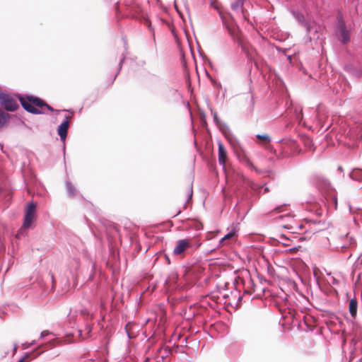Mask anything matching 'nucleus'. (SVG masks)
I'll use <instances>...</instances> for the list:
<instances>
[{"label":"nucleus","instance_id":"nucleus-39","mask_svg":"<svg viewBox=\"0 0 362 362\" xmlns=\"http://www.w3.org/2000/svg\"><path fill=\"white\" fill-rule=\"evenodd\" d=\"M180 212H181L180 211H178L177 214L175 216H177V215L180 214Z\"/></svg>","mask_w":362,"mask_h":362},{"label":"nucleus","instance_id":"nucleus-30","mask_svg":"<svg viewBox=\"0 0 362 362\" xmlns=\"http://www.w3.org/2000/svg\"><path fill=\"white\" fill-rule=\"evenodd\" d=\"M283 227L286 229H292L293 228V226H291L290 225H284Z\"/></svg>","mask_w":362,"mask_h":362},{"label":"nucleus","instance_id":"nucleus-2","mask_svg":"<svg viewBox=\"0 0 362 362\" xmlns=\"http://www.w3.org/2000/svg\"><path fill=\"white\" fill-rule=\"evenodd\" d=\"M218 15L221 19L223 26L227 30L230 37L233 41H237L238 37L235 30V19L233 15L229 12H223L221 11H218Z\"/></svg>","mask_w":362,"mask_h":362},{"label":"nucleus","instance_id":"nucleus-22","mask_svg":"<svg viewBox=\"0 0 362 362\" xmlns=\"http://www.w3.org/2000/svg\"><path fill=\"white\" fill-rule=\"evenodd\" d=\"M332 243H330V245L332 246L333 248H334V244L343 243V242L339 239V235L337 237H335V238H332Z\"/></svg>","mask_w":362,"mask_h":362},{"label":"nucleus","instance_id":"nucleus-8","mask_svg":"<svg viewBox=\"0 0 362 362\" xmlns=\"http://www.w3.org/2000/svg\"><path fill=\"white\" fill-rule=\"evenodd\" d=\"M191 247V243L187 239H181L177 242L176 246L173 250L174 255H180L187 248Z\"/></svg>","mask_w":362,"mask_h":362},{"label":"nucleus","instance_id":"nucleus-19","mask_svg":"<svg viewBox=\"0 0 362 362\" xmlns=\"http://www.w3.org/2000/svg\"><path fill=\"white\" fill-rule=\"evenodd\" d=\"M256 137L258 139H260V140H264L267 142H270L271 141V138L270 136L268 135V134H257L256 135Z\"/></svg>","mask_w":362,"mask_h":362},{"label":"nucleus","instance_id":"nucleus-40","mask_svg":"<svg viewBox=\"0 0 362 362\" xmlns=\"http://www.w3.org/2000/svg\"><path fill=\"white\" fill-rule=\"evenodd\" d=\"M167 259L168 261V263H170L169 257H167Z\"/></svg>","mask_w":362,"mask_h":362},{"label":"nucleus","instance_id":"nucleus-4","mask_svg":"<svg viewBox=\"0 0 362 362\" xmlns=\"http://www.w3.org/2000/svg\"><path fill=\"white\" fill-rule=\"evenodd\" d=\"M35 209L36 204L33 202H30L27 204L23 223V228H28L31 226L35 217Z\"/></svg>","mask_w":362,"mask_h":362},{"label":"nucleus","instance_id":"nucleus-16","mask_svg":"<svg viewBox=\"0 0 362 362\" xmlns=\"http://www.w3.org/2000/svg\"><path fill=\"white\" fill-rule=\"evenodd\" d=\"M236 235V232L235 230H232L226 234L220 240L219 244L221 245L225 240H230Z\"/></svg>","mask_w":362,"mask_h":362},{"label":"nucleus","instance_id":"nucleus-13","mask_svg":"<svg viewBox=\"0 0 362 362\" xmlns=\"http://www.w3.org/2000/svg\"><path fill=\"white\" fill-rule=\"evenodd\" d=\"M66 188L68 192V194L70 197H74L76 196V189L75 187L72 185V183L66 180L65 182Z\"/></svg>","mask_w":362,"mask_h":362},{"label":"nucleus","instance_id":"nucleus-33","mask_svg":"<svg viewBox=\"0 0 362 362\" xmlns=\"http://www.w3.org/2000/svg\"><path fill=\"white\" fill-rule=\"evenodd\" d=\"M334 199V205H335V208H337V198L334 197L333 198Z\"/></svg>","mask_w":362,"mask_h":362},{"label":"nucleus","instance_id":"nucleus-29","mask_svg":"<svg viewBox=\"0 0 362 362\" xmlns=\"http://www.w3.org/2000/svg\"><path fill=\"white\" fill-rule=\"evenodd\" d=\"M145 20H146V23H147V25H148V28H149L150 30H153V29L151 28V24L150 21H148V19H145Z\"/></svg>","mask_w":362,"mask_h":362},{"label":"nucleus","instance_id":"nucleus-15","mask_svg":"<svg viewBox=\"0 0 362 362\" xmlns=\"http://www.w3.org/2000/svg\"><path fill=\"white\" fill-rule=\"evenodd\" d=\"M57 344H58V341L56 339H52L47 343L42 344L39 345L38 347L37 348V349H40L45 348L47 346L54 347L57 345Z\"/></svg>","mask_w":362,"mask_h":362},{"label":"nucleus","instance_id":"nucleus-12","mask_svg":"<svg viewBox=\"0 0 362 362\" xmlns=\"http://www.w3.org/2000/svg\"><path fill=\"white\" fill-rule=\"evenodd\" d=\"M10 116L8 113L4 112L0 109V129L8 122Z\"/></svg>","mask_w":362,"mask_h":362},{"label":"nucleus","instance_id":"nucleus-23","mask_svg":"<svg viewBox=\"0 0 362 362\" xmlns=\"http://www.w3.org/2000/svg\"><path fill=\"white\" fill-rule=\"evenodd\" d=\"M255 106V100L252 95H250V112H252Z\"/></svg>","mask_w":362,"mask_h":362},{"label":"nucleus","instance_id":"nucleus-42","mask_svg":"<svg viewBox=\"0 0 362 362\" xmlns=\"http://www.w3.org/2000/svg\"><path fill=\"white\" fill-rule=\"evenodd\" d=\"M156 362H158V361H156Z\"/></svg>","mask_w":362,"mask_h":362},{"label":"nucleus","instance_id":"nucleus-17","mask_svg":"<svg viewBox=\"0 0 362 362\" xmlns=\"http://www.w3.org/2000/svg\"><path fill=\"white\" fill-rule=\"evenodd\" d=\"M49 336L55 337L56 334L54 333H53L52 332H50L48 330H44V331L41 332V333L40 334V339H45V338H47Z\"/></svg>","mask_w":362,"mask_h":362},{"label":"nucleus","instance_id":"nucleus-41","mask_svg":"<svg viewBox=\"0 0 362 362\" xmlns=\"http://www.w3.org/2000/svg\"><path fill=\"white\" fill-rule=\"evenodd\" d=\"M361 361V359L359 361H357L356 362H360Z\"/></svg>","mask_w":362,"mask_h":362},{"label":"nucleus","instance_id":"nucleus-27","mask_svg":"<svg viewBox=\"0 0 362 362\" xmlns=\"http://www.w3.org/2000/svg\"><path fill=\"white\" fill-rule=\"evenodd\" d=\"M302 26H303L306 28V30L308 33L310 32L311 25H310V23H308V21H305V25H303Z\"/></svg>","mask_w":362,"mask_h":362},{"label":"nucleus","instance_id":"nucleus-21","mask_svg":"<svg viewBox=\"0 0 362 362\" xmlns=\"http://www.w3.org/2000/svg\"><path fill=\"white\" fill-rule=\"evenodd\" d=\"M124 60H125V56L124 54H122L121 57V59L119 60V69H118L117 73L115 74L113 80H115L116 78L117 74L119 73V71L122 69V64L124 63Z\"/></svg>","mask_w":362,"mask_h":362},{"label":"nucleus","instance_id":"nucleus-26","mask_svg":"<svg viewBox=\"0 0 362 362\" xmlns=\"http://www.w3.org/2000/svg\"><path fill=\"white\" fill-rule=\"evenodd\" d=\"M214 122L218 127H221V121L219 120L218 115H215V117H213Z\"/></svg>","mask_w":362,"mask_h":362},{"label":"nucleus","instance_id":"nucleus-25","mask_svg":"<svg viewBox=\"0 0 362 362\" xmlns=\"http://www.w3.org/2000/svg\"><path fill=\"white\" fill-rule=\"evenodd\" d=\"M30 356L29 353H25V355L19 359L17 362H26L25 360Z\"/></svg>","mask_w":362,"mask_h":362},{"label":"nucleus","instance_id":"nucleus-11","mask_svg":"<svg viewBox=\"0 0 362 362\" xmlns=\"http://www.w3.org/2000/svg\"><path fill=\"white\" fill-rule=\"evenodd\" d=\"M357 310H358V302L357 300L354 298L349 300V311L353 319H356L357 315Z\"/></svg>","mask_w":362,"mask_h":362},{"label":"nucleus","instance_id":"nucleus-7","mask_svg":"<svg viewBox=\"0 0 362 362\" xmlns=\"http://www.w3.org/2000/svg\"><path fill=\"white\" fill-rule=\"evenodd\" d=\"M339 30L340 42L343 44L348 43L350 41V35L344 21L339 23Z\"/></svg>","mask_w":362,"mask_h":362},{"label":"nucleus","instance_id":"nucleus-36","mask_svg":"<svg viewBox=\"0 0 362 362\" xmlns=\"http://www.w3.org/2000/svg\"><path fill=\"white\" fill-rule=\"evenodd\" d=\"M281 208V206H278V207L275 208V211H277L279 212Z\"/></svg>","mask_w":362,"mask_h":362},{"label":"nucleus","instance_id":"nucleus-24","mask_svg":"<svg viewBox=\"0 0 362 362\" xmlns=\"http://www.w3.org/2000/svg\"><path fill=\"white\" fill-rule=\"evenodd\" d=\"M279 219H287V220H291L293 218V216H291V214L290 213H287L284 215H281L279 216Z\"/></svg>","mask_w":362,"mask_h":362},{"label":"nucleus","instance_id":"nucleus-1","mask_svg":"<svg viewBox=\"0 0 362 362\" xmlns=\"http://www.w3.org/2000/svg\"><path fill=\"white\" fill-rule=\"evenodd\" d=\"M19 101L22 105V107L28 112L38 115L42 114L43 112L40 110L38 108L35 106L42 108V107H46L47 110L49 111L54 112L57 111L52 106L47 104L45 101H43L40 98L33 96V95H26L25 98L22 96L18 97Z\"/></svg>","mask_w":362,"mask_h":362},{"label":"nucleus","instance_id":"nucleus-32","mask_svg":"<svg viewBox=\"0 0 362 362\" xmlns=\"http://www.w3.org/2000/svg\"><path fill=\"white\" fill-rule=\"evenodd\" d=\"M211 113L213 115V117H215V115H218L217 112L216 111L213 110L212 109H211Z\"/></svg>","mask_w":362,"mask_h":362},{"label":"nucleus","instance_id":"nucleus-28","mask_svg":"<svg viewBox=\"0 0 362 362\" xmlns=\"http://www.w3.org/2000/svg\"><path fill=\"white\" fill-rule=\"evenodd\" d=\"M35 344H36V341L33 340L31 342L27 344V348H30V347H31V346H34Z\"/></svg>","mask_w":362,"mask_h":362},{"label":"nucleus","instance_id":"nucleus-18","mask_svg":"<svg viewBox=\"0 0 362 362\" xmlns=\"http://www.w3.org/2000/svg\"><path fill=\"white\" fill-rule=\"evenodd\" d=\"M192 195H193V188H192V184H191L189 187L188 192H187V199L185 204V207L186 206L187 204L192 199Z\"/></svg>","mask_w":362,"mask_h":362},{"label":"nucleus","instance_id":"nucleus-38","mask_svg":"<svg viewBox=\"0 0 362 362\" xmlns=\"http://www.w3.org/2000/svg\"><path fill=\"white\" fill-rule=\"evenodd\" d=\"M91 331V327H88V332Z\"/></svg>","mask_w":362,"mask_h":362},{"label":"nucleus","instance_id":"nucleus-34","mask_svg":"<svg viewBox=\"0 0 362 362\" xmlns=\"http://www.w3.org/2000/svg\"><path fill=\"white\" fill-rule=\"evenodd\" d=\"M349 362H354V356H353V353L351 354V356H350V361Z\"/></svg>","mask_w":362,"mask_h":362},{"label":"nucleus","instance_id":"nucleus-3","mask_svg":"<svg viewBox=\"0 0 362 362\" xmlns=\"http://www.w3.org/2000/svg\"><path fill=\"white\" fill-rule=\"evenodd\" d=\"M0 105L6 111L13 112L19 107L17 100L10 94L0 91Z\"/></svg>","mask_w":362,"mask_h":362},{"label":"nucleus","instance_id":"nucleus-5","mask_svg":"<svg viewBox=\"0 0 362 362\" xmlns=\"http://www.w3.org/2000/svg\"><path fill=\"white\" fill-rule=\"evenodd\" d=\"M339 239L343 242V243L334 244V249L337 251L344 252L346 249L351 247L355 243L354 239L350 237L348 233L346 235H339Z\"/></svg>","mask_w":362,"mask_h":362},{"label":"nucleus","instance_id":"nucleus-6","mask_svg":"<svg viewBox=\"0 0 362 362\" xmlns=\"http://www.w3.org/2000/svg\"><path fill=\"white\" fill-rule=\"evenodd\" d=\"M70 118H71V117L65 115L64 120L61 123L60 125H59L57 128V133L60 137L61 141L64 143L65 142L67 136Z\"/></svg>","mask_w":362,"mask_h":362},{"label":"nucleus","instance_id":"nucleus-37","mask_svg":"<svg viewBox=\"0 0 362 362\" xmlns=\"http://www.w3.org/2000/svg\"><path fill=\"white\" fill-rule=\"evenodd\" d=\"M338 170H340V171H342L343 170L342 167L339 166Z\"/></svg>","mask_w":362,"mask_h":362},{"label":"nucleus","instance_id":"nucleus-9","mask_svg":"<svg viewBox=\"0 0 362 362\" xmlns=\"http://www.w3.org/2000/svg\"><path fill=\"white\" fill-rule=\"evenodd\" d=\"M218 163L221 165L223 167L225 166L226 164V160L227 158V152L226 150L223 146V144L221 143V141H218Z\"/></svg>","mask_w":362,"mask_h":362},{"label":"nucleus","instance_id":"nucleus-35","mask_svg":"<svg viewBox=\"0 0 362 362\" xmlns=\"http://www.w3.org/2000/svg\"><path fill=\"white\" fill-rule=\"evenodd\" d=\"M17 350V344H14V346H13V353H15Z\"/></svg>","mask_w":362,"mask_h":362},{"label":"nucleus","instance_id":"nucleus-20","mask_svg":"<svg viewBox=\"0 0 362 362\" xmlns=\"http://www.w3.org/2000/svg\"><path fill=\"white\" fill-rule=\"evenodd\" d=\"M329 284L332 286H338L340 284V281L334 276H331L329 279Z\"/></svg>","mask_w":362,"mask_h":362},{"label":"nucleus","instance_id":"nucleus-10","mask_svg":"<svg viewBox=\"0 0 362 362\" xmlns=\"http://www.w3.org/2000/svg\"><path fill=\"white\" fill-rule=\"evenodd\" d=\"M243 4L244 0H236L232 3L231 8L236 13L241 12L245 20H247L246 11L243 8Z\"/></svg>","mask_w":362,"mask_h":362},{"label":"nucleus","instance_id":"nucleus-14","mask_svg":"<svg viewBox=\"0 0 362 362\" xmlns=\"http://www.w3.org/2000/svg\"><path fill=\"white\" fill-rule=\"evenodd\" d=\"M293 16L301 25H305V19L304 15L298 11H292Z\"/></svg>","mask_w":362,"mask_h":362},{"label":"nucleus","instance_id":"nucleus-31","mask_svg":"<svg viewBox=\"0 0 362 362\" xmlns=\"http://www.w3.org/2000/svg\"><path fill=\"white\" fill-rule=\"evenodd\" d=\"M166 351H166V355H165V356H161V358H162L163 359H164L165 358H166V357L168 356V355L169 354V353H170V350H169L168 349H166Z\"/></svg>","mask_w":362,"mask_h":362}]
</instances>
